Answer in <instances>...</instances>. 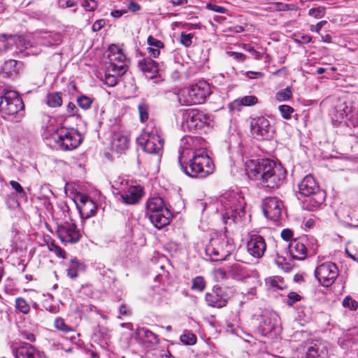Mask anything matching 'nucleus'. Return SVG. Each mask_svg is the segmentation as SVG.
Masks as SVG:
<instances>
[{
    "mask_svg": "<svg viewBox=\"0 0 358 358\" xmlns=\"http://www.w3.org/2000/svg\"><path fill=\"white\" fill-rule=\"evenodd\" d=\"M181 169L192 178H205L213 172L214 164L208 155L204 140L199 136H184L178 150Z\"/></svg>",
    "mask_w": 358,
    "mask_h": 358,
    "instance_id": "obj_1",
    "label": "nucleus"
},
{
    "mask_svg": "<svg viewBox=\"0 0 358 358\" xmlns=\"http://www.w3.org/2000/svg\"><path fill=\"white\" fill-rule=\"evenodd\" d=\"M248 178L256 182L257 186L275 189L283 183L286 171L268 158L251 159L245 162Z\"/></svg>",
    "mask_w": 358,
    "mask_h": 358,
    "instance_id": "obj_2",
    "label": "nucleus"
},
{
    "mask_svg": "<svg viewBox=\"0 0 358 358\" xmlns=\"http://www.w3.org/2000/svg\"><path fill=\"white\" fill-rule=\"evenodd\" d=\"M298 187L299 194L307 197L303 202L304 209L314 211L324 204L326 192L320 188L312 175L306 176L298 184Z\"/></svg>",
    "mask_w": 358,
    "mask_h": 358,
    "instance_id": "obj_3",
    "label": "nucleus"
},
{
    "mask_svg": "<svg viewBox=\"0 0 358 358\" xmlns=\"http://www.w3.org/2000/svg\"><path fill=\"white\" fill-rule=\"evenodd\" d=\"M220 208L224 222L227 224L229 220L237 222L245 215L244 199L241 193L227 191L219 199Z\"/></svg>",
    "mask_w": 358,
    "mask_h": 358,
    "instance_id": "obj_4",
    "label": "nucleus"
},
{
    "mask_svg": "<svg viewBox=\"0 0 358 358\" xmlns=\"http://www.w3.org/2000/svg\"><path fill=\"white\" fill-rule=\"evenodd\" d=\"M43 136L52 138L58 149L72 150L77 148L82 142L80 133L75 129L61 127L55 129L52 125L46 127Z\"/></svg>",
    "mask_w": 358,
    "mask_h": 358,
    "instance_id": "obj_5",
    "label": "nucleus"
},
{
    "mask_svg": "<svg viewBox=\"0 0 358 358\" xmlns=\"http://www.w3.org/2000/svg\"><path fill=\"white\" fill-rule=\"evenodd\" d=\"M24 105L17 92L3 90L0 95V115L4 120L9 117L15 122H20L24 116Z\"/></svg>",
    "mask_w": 358,
    "mask_h": 358,
    "instance_id": "obj_6",
    "label": "nucleus"
},
{
    "mask_svg": "<svg viewBox=\"0 0 358 358\" xmlns=\"http://www.w3.org/2000/svg\"><path fill=\"white\" fill-rule=\"evenodd\" d=\"M177 124L184 131H197L209 124V117L197 109H179L175 113Z\"/></svg>",
    "mask_w": 358,
    "mask_h": 358,
    "instance_id": "obj_7",
    "label": "nucleus"
},
{
    "mask_svg": "<svg viewBox=\"0 0 358 358\" xmlns=\"http://www.w3.org/2000/svg\"><path fill=\"white\" fill-rule=\"evenodd\" d=\"M145 214L155 227L158 229L167 226L173 217L171 212L165 206L161 197H152L148 200Z\"/></svg>",
    "mask_w": 358,
    "mask_h": 358,
    "instance_id": "obj_8",
    "label": "nucleus"
},
{
    "mask_svg": "<svg viewBox=\"0 0 358 358\" xmlns=\"http://www.w3.org/2000/svg\"><path fill=\"white\" fill-rule=\"evenodd\" d=\"M210 93L209 84L205 80H199L188 87L180 90L177 96L180 103L188 106L203 103Z\"/></svg>",
    "mask_w": 358,
    "mask_h": 358,
    "instance_id": "obj_9",
    "label": "nucleus"
},
{
    "mask_svg": "<svg viewBox=\"0 0 358 358\" xmlns=\"http://www.w3.org/2000/svg\"><path fill=\"white\" fill-rule=\"evenodd\" d=\"M112 187L117 200L128 205L137 203L143 193L141 186L134 185L120 178L113 182Z\"/></svg>",
    "mask_w": 358,
    "mask_h": 358,
    "instance_id": "obj_10",
    "label": "nucleus"
},
{
    "mask_svg": "<svg viewBox=\"0 0 358 358\" xmlns=\"http://www.w3.org/2000/svg\"><path fill=\"white\" fill-rule=\"evenodd\" d=\"M344 118L347 119L348 126L352 127V135H355L358 130V108L350 103H339L332 111L331 119L336 124L341 122Z\"/></svg>",
    "mask_w": 358,
    "mask_h": 358,
    "instance_id": "obj_11",
    "label": "nucleus"
},
{
    "mask_svg": "<svg viewBox=\"0 0 358 358\" xmlns=\"http://www.w3.org/2000/svg\"><path fill=\"white\" fill-rule=\"evenodd\" d=\"M315 276L321 285L331 286L338 276V269L336 264L327 262L320 264L315 270Z\"/></svg>",
    "mask_w": 358,
    "mask_h": 358,
    "instance_id": "obj_12",
    "label": "nucleus"
},
{
    "mask_svg": "<svg viewBox=\"0 0 358 358\" xmlns=\"http://www.w3.org/2000/svg\"><path fill=\"white\" fill-rule=\"evenodd\" d=\"M250 131L257 140H268L274 134L269 120L263 116L256 117L250 121Z\"/></svg>",
    "mask_w": 358,
    "mask_h": 358,
    "instance_id": "obj_13",
    "label": "nucleus"
},
{
    "mask_svg": "<svg viewBox=\"0 0 358 358\" xmlns=\"http://www.w3.org/2000/svg\"><path fill=\"white\" fill-rule=\"evenodd\" d=\"M308 240L299 238L290 241L288 248L289 252L294 259L304 260L308 255H313L317 250V246L313 243L306 245Z\"/></svg>",
    "mask_w": 358,
    "mask_h": 358,
    "instance_id": "obj_14",
    "label": "nucleus"
},
{
    "mask_svg": "<svg viewBox=\"0 0 358 358\" xmlns=\"http://www.w3.org/2000/svg\"><path fill=\"white\" fill-rule=\"evenodd\" d=\"M136 143L144 152L149 154H159L164 146V141L159 135L148 132L138 137Z\"/></svg>",
    "mask_w": 358,
    "mask_h": 358,
    "instance_id": "obj_15",
    "label": "nucleus"
},
{
    "mask_svg": "<svg viewBox=\"0 0 358 358\" xmlns=\"http://www.w3.org/2000/svg\"><path fill=\"white\" fill-rule=\"evenodd\" d=\"M108 59L110 63L108 66L109 71H117L119 74H124L127 71L126 56L115 45L108 48Z\"/></svg>",
    "mask_w": 358,
    "mask_h": 358,
    "instance_id": "obj_16",
    "label": "nucleus"
},
{
    "mask_svg": "<svg viewBox=\"0 0 358 358\" xmlns=\"http://www.w3.org/2000/svg\"><path fill=\"white\" fill-rule=\"evenodd\" d=\"M57 234L64 243L74 244L78 243L81 234L74 223L64 222L57 226Z\"/></svg>",
    "mask_w": 358,
    "mask_h": 358,
    "instance_id": "obj_17",
    "label": "nucleus"
},
{
    "mask_svg": "<svg viewBox=\"0 0 358 358\" xmlns=\"http://www.w3.org/2000/svg\"><path fill=\"white\" fill-rule=\"evenodd\" d=\"M263 212L265 217L273 221H278L283 208L282 201L275 196H268L263 201Z\"/></svg>",
    "mask_w": 358,
    "mask_h": 358,
    "instance_id": "obj_18",
    "label": "nucleus"
},
{
    "mask_svg": "<svg viewBox=\"0 0 358 358\" xmlns=\"http://www.w3.org/2000/svg\"><path fill=\"white\" fill-rule=\"evenodd\" d=\"M233 249L234 246L231 243V240L224 236L219 239L213 240L212 246L208 247L206 251L210 255H213L215 257H220L221 259H224L231 253Z\"/></svg>",
    "mask_w": 358,
    "mask_h": 358,
    "instance_id": "obj_19",
    "label": "nucleus"
},
{
    "mask_svg": "<svg viewBox=\"0 0 358 358\" xmlns=\"http://www.w3.org/2000/svg\"><path fill=\"white\" fill-rule=\"evenodd\" d=\"M138 66L145 76L148 79L153 80L154 83L159 84L164 80L162 78H157L159 71V65L150 57H145L139 60Z\"/></svg>",
    "mask_w": 358,
    "mask_h": 358,
    "instance_id": "obj_20",
    "label": "nucleus"
},
{
    "mask_svg": "<svg viewBox=\"0 0 358 358\" xmlns=\"http://www.w3.org/2000/svg\"><path fill=\"white\" fill-rule=\"evenodd\" d=\"M266 249V244L264 238L259 235L250 234V238L247 243L248 252L255 258H261Z\"/></svg>",
    "mask_w": 358,
    "mask_h": 358,
    "instance_id": "obj_21",
    "label": "nucleus"
},
{
    "mask_svg": "<svg viewBox=\"0 0 358 358\" xmlns=\"http://www.w3.org/2000/svg\"><path fill=\"white\" fill-rule=\"evenodd\" d=\"M75 201L82 218L87 219L95 215L97 205L87 195L81 194Z\"/></svg>",
    "mask_w": 358,
    "mask_h": 358,
    "instance_id": "obj_22",
    "label": "nucleus"
},
{
    "mask_svg": "<svg viewBox=\"0 0 358 358\" xmlns=\"http://www.w3.org/2000/svg\"><path fill=\"white\" fill-rule=\"evenodd\" d=\"M205 300L208 306L219 308L224 307L227 303L226 296L220 287H214L211 292H207Z\"/></svg>",
    "mask_w": 358,
    "mask_h": 358,
    "instance_id": "obj_23",
    "label": "nucleus"
},
{
    "mask_svg": "<svg viewBox=\"0 0 358 358\" xmlns=\"http://www.w3.org/2000/svg\"><path fill=\"white\" fill-rule=\"evenodd\" d=\"M15 358H47L44 352L34 345L24 343L15 351Z\"/></svg>",
    "mask_w": 358,
    "mask_h": 358,
    "instance_id": "obj_24",
    "label": "nucleus"
},
{
    "mask_svg": "<svg viewBox=\"0 0 358 358\" xmlns=\"http://www.w3.org/2000/svg\"><path fill=\"white\" fill-rule=\"evenodd\" d=\"M129 146V137L122 132H115L112 136L111 148L118 152L122 153L127 150Z\"/></svg>",
    "mask_w": 358,
    "mask_h": 358,
    "instance_id": "obj_25",
    "label": "nucleus"
},
{
    "mask_svg": "<svg viewBox=\"0 0 358 358\" xmlns=\"http://www.w3.org/2000/svg\"><path fill=\"white\" fill-rule=\"evenodd\" d=\"M220 272L237 280H243L247 276L245 269L239 263L228 265L224 269H220Z\"/></svg>",
    "mask_w": 358,
    "mask_h": 358,
    "instance_id": "obj_26",
    "label": "nucleus"
},
{
    "mask_svg": "<svg viewBox=\"0 0 358 358\" xmlns=\"http://www.w3.org/2000/svg\"><path fill=\"white\" fill-rule=\"evenodd\" d=\"M37 43L44 46L59 45L62 42V36L57 32L45 31L36 36Z\"/></svg>",
    "mask_w": 358,
    "mask_h": 358,
    "instance_id": "obj_27",
    "label": "nucleus"
},
{
    "mask_svg": "<svg viewBox=\"0 0 358 358\" xmlns=\"http://www.w3.org/2000/svg\"><path fill=\"white\" fill-rule=\"evenodd\" d=\"M272 315L264 314L261 316V320L259 324V331L262 336H267L275 329L277 322L275 318L272 317Z\"/></svg>",
    "mask_w": 358,
    "mask_h": 358,
    "instance_id": "obj_28",
    "label": "nucleus"
},
{
    "mask_svg": "<svg viewBox=\"0 0 358 358\" xmlns=\"http://www.w3.org/2000/svg\"><path fill=\"white\" fill-rule=\"evenodd\" d=\"M335 215L344 224H350V222L355 218V214L348 206L339 207L336 211Z\"/></svg>",
    "mask_w": 358,
    "mask_h": 358,
    "instance_id": "obj_29",
    "label": "nucleus"
},
{
    "mask_svg": "<svg viewBox=\"0 0 358 358\" xmlns=\"http://www.w3.org/2000/svg\"><path fill=\"white\" fill-rule=\"evenodd\" d=\"M136 334L139 339L145 341L150 344L159 343L157 336L145 327L138 328Z\"/></svg>",
    "mask_w": 358,
    "mask_h": 358,
    "instance_id": "obj_30",
    "label": "nucleus"
},
{
    "mask_svg": "<svg viewBox=\"0 0 358 358\" xmlns=\"http://www.w3.org/2000/svg\"><path fill=\"white\" fill-rule=\"evenodd\" d=\"M84 265L79 262L76 259H71L69 262V268L66 269L67 275L71 278H76L78 275V272L83 270Z\"/></svg>",
    "mask_w": 358,
    "mask_h": 358,
    "instance_id": "obj_31",
    "label": "nucleus"
},
{
    "mask_svg": "<svg viewBox=\"0 0 358 358\" xmlns=\"http://www.w3.org/2000/svg\"><path fill=\"white\" fill-rule=\"evenodd\" d=\"M15 38L12 36L7 37L6 35L0 36V55L5 52L12 50Z\"/></svg>",
    "mask_w": 358,
    "mask_h": 358,
    "instance_id": "obj_32",
    "label": "nucleus"
},
{
    "mask_svg": "<svg viewBox=\"0 0 358 358\" xmlns=\"http://www.w3.org/2000/svg\"><path fill=\"white\" fill-rule=\"evenodd\" d=\"M258 102V99L254 95L244 96L243 97L236 99L233 105L235 106H252L255 105Z\"/></svg>",
    "mask_w": 358,
    "mask_h": 358,
    "instance_id": "obj_33",
    "label": "nucleus"
},
{
    "mask_svg": "<svg viewBox=\"0 0 358 358\" xmlns=\"http://www.w3.org/2000/svg\"><path fill=\"white\" fill-rule=\"evenodd\" d=\"M122 75L119 74L117 71H111V69L109 71L107 67L104 76V83L109 87H113L116 85L118 77Z\"/></svg>",
    "mask_w": 358,
    "mask_h": 358,
    "instance_id": "obj_34",
    "label": "nucleus"
},
{
    "mask_svg": "<svg viewBox=\"0 0 358 358\" xmlns=\"http://www.w3.org/2000/svg\"><path fill=\"white\" fill-rule=\"evenodd\" d=\"M19 64L20 63L15 59H8L4 62L2 70L8 76H10L13 73H17Z\"/></svg>",
    "mask_w": 358,
    "mask_h": 358,
    "instance_id": "obj_35",
    "label": "nucleus"
},
{
    "mask_svg": "<svg viewBox=\"0 0 358 358\" xmlns=\"http://www.w3.org/2000/svg\"><path fill=\"white\" fill-rule=\"evenodd\" d=\"M312 347L315 349L318 358H329L330 357L331 349L327 344L320 343Z\"/></svg>",
    "mask_w": 358,
    "mask_h": 358,
    "instance_id": "obj_36",
    "label": "nucleus"
},
{
    "mask_svg": "<svg viewBox=\"0 0 358 358\" xmlns=\"http://www.w3.org/2000/svg\"><path fill=\"white\" fill-rule=\"evenodd\" d=\"M62 103V98L61 92L50 93L47 96V104L52 107H59Z\"/></svg>",
    "mask_w": 358,
    "mask_h": 358,
    "instance_id": "obj_37",
    "label": "nucleus"
},
{
    "mask_svg": "<svg viewBox=\"0 0 358 358\" xmlns=\"http://www.w3.org/2000/svg\"><path fill=\"white\" fill-rule=\"evenodd\" d=\"M54 327L58 331H60L64 334H68L69 332L74 331L73 328L66 324V322H64V320L60 317H57L55 318L54 322Z\"/></svg>",
    "mask_w": 358,
    "mask_h": 358,
    "instance_id": "obj_38",
    "label": "nucleus"
},
{
    "mask_svg": "<svg viewBox=\"0 0 358 358\" xmlns=\"http://www.w3.org/2000/svg\"><path fill=\"white\" fill-rule=\"evenodd\" d=\"M15 308L19 312L23 314H27L30 310L29 304L22 297L15 299Z\"/></svg>",
    "mask_w": 358,
    "mask_h": 358,
    "instance_id": "obj_39",
    "label": "nucleus"
},
{
    "mask_svg": "<svg viewBox=\"0 0 358 358\" xmlns=\"http://www.w3.org/2000/svg\"><path fill=\"white\" fill-rule=\"evenodd\" d=\"M76 101L80 108L87 110L91 107L94 99L85 95H81L77 97Z\"/></svg>",
    "mask_w": 358,
    "mask_h": 358,
    "instance_id": "obj_40",
    "label": "nucleus"
},
{
    "mask_svg": "<svg viewBox=\"0 0 358 358\" xmlns=\"http://www.w3.org/2000/svg\"><path fill=\"white\" fill-rule=\"evenodd\" d=\"M292 96V87L290 86H287L285 89L280 90L275 94V99L278 101H285L289 100Z\"/></svg>",
    "mask_w": 358,
    "mask_h": 358,
    "instance_id": "obj_41",
    "label": "nucleus"
},
{
    "mask_svg": "<svg viewBox=\"0 0 358 358\" xmlns=\"http://www.w3.org/2000/svg\"><path fill=\"white\" fill-rule=\"evenodd\" d=\"M206 283L203 277L196 276L192 280V289L199 292L203 291L205 289Z\"/></svg>",
    "mask_w": 358,
    "mask_h": 358,
    "instance_id": "obj_42",
    "label": "nucleus"
},
{
    "mask_svg": "<svg viewBox=\"0 0 358 358\" xmlns=\"http://www.w3.org/2000/svg\"><path fill=\"white\" fill-rule=\"evenodd\" d=\"M308 15L315 19H321L325 15V8L319 6L317 8H313L308 10Z\"/></svg>",
    "mask_w": 358,
    "mask_h": 358,
    "instance_id": "obj_43",
    "label": "nucleus"
},
{
    "mask_svg": "<svg viewBox=\"0 0 358 358\" xmlns=\"http://www.w3.org/2000/svg\"><path fill=\"white\" fill-rule=\"evenodd\" d=\"M138 109L141 121L142 122H145L146 120H148L149 117L148 105L145 103H141L138 106Z\"/></svg>",
    "mask_w": 358,
    "mask_h": 358,
    "instance_id": "obj_44",
    "label": "nucleus"
},
{
    "mask_svg": "<svg viewBox=\"0 0 358 358\" xmlns=\"http://www.w3.org/2000/svg\"><path fill=\"white\" fill-rule=\"evenodd\" d=\"M180 341L185 345H194L196 342V337L194 334L187 332L181 335Z\"/></svg>",
    "mask_w": 358,
    "mask_h": 358,
    "instance_id": "obj_45",
    "label": "nucleus"
},
{
    "mask_svg": "<svg viewBox=\"0 0 358 358\" xmlns=\"http://www.w3.org/2000/svg\"><path fill=\"white\" fill-rule=\"evenodd\" d=\"M279 110L282 117L286 120L290 119L292 114L294 113V109L288 105L280 106Z\"/></svg>",
    "mask_w": 358,
    "mask_h": 358,
    "instance_id": "obj_46",
    "label": "nucleus"
},
{
    "mask_svg": "<svg viewBox=\"0 0 358 358\" xmlns=\"http://www.w3.org/2000/svg\"><path fill=\"white\" fill-rule=\"evenodd\" d=\"M82 6L87 11H94L98 8V3L96 0H84Z\"/></svg>",
    "mask_w": 358,
    "mask_h": 358,
    "instance_id": "obj_47",
    "label": "nucleus"
},
{
    "mask_svg": "<svg viewBox=\"0 0 358 358\" xmlns=\"http://www.w3.org/2000/svg\"><path fill=\"white\" fill-rule=\"evenodd\" d=\"M343 305L345 308H348L352 310H355L357 308V302L352 299L350 296H346L343 301Z\"/></svg>",
    "mask_w": 358,
    "mask_h": 358,
    "instance_id": "obj_48",
    "label": "nucleus"
},
{
    "mask_svg": "<svg viewBox=\"0 0 358 358\" xmlns=\"http://www.w3.org/2000/svg\"><path fill=\"white\" fill-rule=\"evenodd\" d=\"M10 185L12 187V188L19 194L20 197L26 198V193L23 187L18 182L15 180H11L10 182Z\"/></svg>",
    "mask_w": 358,
    "mask_h": 358,
    "instance_id": "obj_49",
    "label": "nucleus"
},
{
    "mask_svg": "<svg viewBox=\"0 0 358 358\" xmlns=\"http://www.w3.org/2000/svg\"><path fill=\"white\" fill-rule=\"evenodd\" d=\"M193 36V34H186L182 31L180 34V43L185 47H189L192 44Z\"/></svg>",
    "mask_w": 358,
    "mask_h": 358,
    "instance_id": "obj_50",
    "label": "nucleus"
},
{
    "mask_svg": "<svg viewBox=\"0 0 358 358\" xmlns=\"http://www.w3.org/2000/svg\"><path fill=\"white\" fill-rule=\"evenodd\" d=\"M287 303L288 306H292L297 301H299L301 299V296L294 292H291L287 295Z\"/></svg>",
    "mask_w": 358,
    "mask_h": 358,
    "instance_id": "obj_51",
    "label": "nucleus"
},
{
    "mask_svg": "<svg viewBox=\"0 0 358 358\" xmlns=\"http://www.w3.org/2000/svg\"><path fill=\"white\" fill-rule=\"evenodd\" d=\"M147 41H148V44L150 47L155 48H164V43L161 41L154 38L152 36H148Z\"/></svg>",
    "mask_w": 358,
    "mask_h": 358,
    "instance_id": "obj_52",
    "label": "nucleus"
},
{
    "mask_svg": "<svg viewBox=\"0 0 358 358\" xmlns=\"http://www.w3.org/2000/svg\"><path fill=\"white\" fill-rule=\"evenodd\" d=\"M278 9L280 11L295 10L296 7L294 4H287L282 2L277 3Z\"/></svg>",
    "mask_w": 358,
    "mask_h": 358,
    "instance_id": "obj_53",
    "label": "nucleus"
},
{
    "mask_svg": "<svg viewBox=\"0 0 358 358\" xmlns=\"http://www.w3.org/2000/svg\"><path fill=\"white\" fill-rule=\"evenodd\" d=\"M206 7L209 10L215 11L216 13H225L227 12V8H225L224 7L216 5V4H213V3H207Z\"/></svg>",
    "mask_w": 358,
    "mask_h": 358,
    "instance_id": "obj_54",
    "label": "nucleus"
},
{
    "mask_svg": "<svg viewBox=\"0 0 358 358\" xmlns=\"http://www.w3.org/2000/svg\"><path fill=\"white\" fill-rule=\"evenodd\" d=\"M43 308L51 313H57L59 312V308L57 305L50 304L48 301H45L43 303Z\"/></svg>",
    "mask_w": 358,
    "mask_h": 358,
    "instance_id": "obj_55",
    "label": "nucleus"
},
{
    "mask_svg": "<svg viewBox=\"0 0 358 358\" xmlns=\"http://www.w3.org/2000/svg\"><path fill=\"white\" fill-rule=\"evenodd\" d=\"M227 54L229 56L233 57L236 60H237L238 62H243L246 58V56L244 54L241 53V52L229 51V52H227Z\"/></svg>",
    "mask_w": 358,
    "mask_h": 358,
    "instance_id": "obj_56",
    "label": "nucleus"
},
{
    "mask_svg": "<svg viewBox=\"0 0 358 358\" xmlns=\"http://www.w3.org/2000/svg\"><path fill=\"white\" fill-rule=\"evenodd\" d=\"M106 24L104 20H98L92 25V29L94 32L99 31Z\"/></svg>",
    "mask_w": 358,
    "mask_h": 358,
    "instance_id": "obj_57",
    "label": "nucleus"
},
{
    "mask_svg": "<svg viewBox=\"0 0 358 358\" xmlns=\"http://www.w3.org/2000/svg\"><path fill=\"white\" fill-rule=\"evenodd\" d=\"M327 24L326 20L320 21V22L317 23L315 25H310V30L313 32L319 33L322 28V27Z\"/></svg>",
    "mask_w": 358,
    "mask_h": 358,
    "instance_id": "obj_58",
    "label": "nucleus"
},
{
    "mask_svg": "<svg viewBox=\"0 0 358 358\" xmlns=\"http://www.w3.org/2000/svg\"><path fill=\"white\" fill-rule=\"evenodd\" d=\"M66 109L69 115H75L78 112V108L72 102H69L68 103Z\"/></svg>",
    "mask_w": 358,
    "mask_h": 358,
    "instance_id": "obj_59",
    "label": "nucleus"
},
{
    "mask_svg": "<svg viewBox=\"0 0 358 358\" xmlns=\"http://www.w3.org/2000/svg\"><path fill=\"white\" fill-rule=\"evenodd\" d=\"M292 236L293 233L289 229H285L281 232V237L285 241H289Z\"/></svg>",
    "mask_w": 358,
    "mask_h": 358,
    "instance_id": "obj_60",
    "label": "nucleus"
},
{
    "mask_svg": "<svg viewBox=\"0 0 358 358\" xmlns=\"http://www.w3.org/2000/svg\"><path fill=\"white\" fill-rule=\"evenodd\" d=\"M160 49L161 48H152V47H148L147 48V50L149 53V56L150 57H157L160 53Z\"/></svg>",
    "mask_w": 358,
    "mask_h": 358,
    "instance_id": "obj_61",
    "label": "nucleus"
},
{
    "mask_svg": "<svg viewBox=\"0 0 358 358\" xmlns=\"http://www.w3.org/2000/svg\"><path fill=\"white\" fill-rule=\"evenodd\" d=\"M24 45H25V49L27 50L28 51L26 52L27 55H29V54H32V55H36L38 54V51L37 50H33V47L32 45H31L30 43V41L27 40L25 42H24Z\"/></svg>",
    "mask_w": 358,
    "mask_h": 358,
    "instance_id": "obj_62",
    "label": "nucleus"
},
{
    "mask_svg": "<svg viewBox=\"0 0 358 358\" xmlns=\"http://www.w3.org/2000/svg\"><path fill=\"white\" fill-rule=\"evenodd\" d=\"M306 358H318V355H316L315 350L312 346L308 348Z\"/></svg>",
    "mask_w": 358,
    "mask_h": 358,
    "instance_id": "obj_63",
    "label": "nucleus"
},
{
    "mask_svg": "<svg viewBox=\"0 0 358 358\" xmlns=\"http://www.w3.org/2000/svg\"><path fill=\"white\" fill-rule=\"evenodd\" d=\"M128 8L135 13V12H137L138 10H141V6L140 5H138V3H136V2L134 1H131L129 4H128Z\"/></svg>",
    "mask_w": 358,
    "mask_h": 358,
    "instance_id": "obj_64",
    "label": "nucleus"
}]
</instances>
